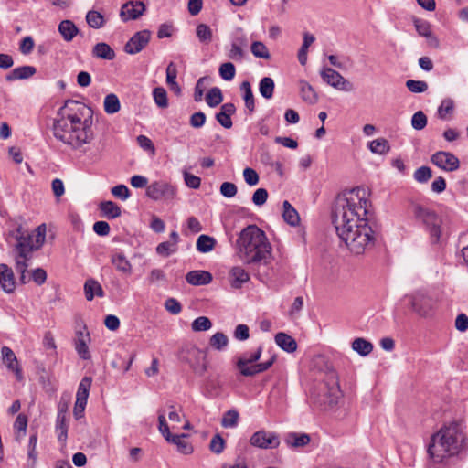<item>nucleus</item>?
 Wrapping results in <instances>:
<instances>
[{
	"label": "nucleus",
	"instance_id": "nucleus-1",
	"mask_svg": "<svg viewBox=\"0 0 468 468\" xmlns=\"http://www.w3.org/2000/svg\"><path fill=\"white\" fill-rule=\"evenodd\" d=\"M366 190L353 188L339 196L335 203L332 221L339 239L356 255L374 247L376 235L370 225Z\"/></svg>",
	"mask_w": 468,
	"mask_h": 468
},
{
	"label": "nucleus",
	"instance_id": "nucleus-2",
	"mask_svg": "<svg viewBox=\"0 0 468 468\" xmlns=\"http://www.w3.org/2000/svg\"><path fill=\"white\" fill-rule=\"evenodd\" d=\"M78 105L79 102L76 101H66L58 110L52 126L55 138L73 149H80L94 136L91 122L88 119L82 120L76 112H72L73 106Z\"/></svg>",
	"mask_w": 468,
	"mask_h": 468
},
{
	"label": "nucleus",
	"instance_id": "nucleus-3",
	"mask_svg": "<svg viewBox=\"0 0 468 468\" xmlns=\"http://www.w3.org/2000/svg\"><path fill=\"white\" fill-rule=\"evenodd\" d=\"M237 255L244 264H268L272 248L265 232L256 225L244 228L236 240Z\"/></svg>",
	"mask_w": 468,
	"mask_h": 468
},
{
	"label": "nucleus",
	"instance_id": "nucleus-4",
	"mask_svg": "<svg viewBox=\"0 0 468 468\" xmlns=\"http://www.w3.org/2000/svg\"><path fill=\"white\" fill-rule=\"evenodd\" d=\"M467 449L464 433L458 421H452L433 434L428 445V454L435 463L454 457Z\"/></svg>",
	"mask_w": 468,
	"mask_h": 468
},
{
	"label": "nucleus",
	"instance_id": "nucleus-5",
	"mask_svg": "<svg viewBox=\"0 0 468 468\" xmlns=\"http://www.w3.org/2000/svg\"><path fill=\"white\" fill-rule=\"evenodd\" d=\"M14 237L16 240L14 248L16 253V258L30 261L32 259V252L39 250L45 242L46 225H39L34 233H29L23 227L19 226L15 230Z\"/></svg>",
	"mask_w": 468,
	"mask_h": 468
},
{
	"label": "nucleus",
	"instance_id": "nucleus-6",
	"mask_svg": "<svg viewBox=\"0 0 468 468\" xmlns=\"http://www.w3.org/2000/svg\"><path fill=\"white\" fill-rule=\"evenodd\" d=\"M411 212L416 222L428 233L431 244L441 245L444 232L442 218L434 210L420 204H412Z\"/></svg>",
	"mask_w": 468,
	"mask_h": 468
},
{
	"label": "nucleus",
	"instance_id": "nucleus-7",
	"mask_svg": "<svg viewBox=\"0 0 468 468\" xmlns=\"http://www.w3.org/2000/svg\"><path fill=\"white\" fill-rule=\"evenodd\" d=\"M341 397L342 391L338 376L335 370H329L326 373L325 379L319 386L318 392L312 394L314 402L323 410L336 405Z\"/></svg>",
	"mask_w": 468,
	"mask_h": 468
},
{
	"label": "nucleus",
	"instance_id": "nucleus-8",
	"mask_svg": "<svg viewBox=\"0 0 468 468\" xmlns=\"http://www.w3.org/2000/svg\"><path fill=\"white\" fill-rule=\"evenodd\" d=\"M262 354V346H259L250 354H243L236 361V367L243 377H254L257 374L265 372L274 363L275 356H271L268 361L256 363L260 360Z\"/></svg>",
	"mask_w": 468,
	"mask_h": 468
},
{
	"label": "nucleus",
	"instance_id": "nucleus-9",
	"mask_svg": "<svg viewBox=\"0 0 468 468\" xmlns=\"http://www.w3.org/2000/svg\"><path fill=\"white\" fill-rule=\"evenodd\" d=\"M183 361L187 363L193 372L198 376H203L208 368L207 351L191 346L183 348L180 352Z\"/></svg>",
	"mask_w": 468,
	"mask_h": 468
},
{
	"label": "nucleus",
	"instance_id": "nucleus-10",
	"mask_svg": "<svg viewBox=\"0 0 468 468\" xmlns=\"http://www.w3.org/2000/svg\"><path fill=\"white\" fill-rule=\"evenodd\" d=\"M411 309L421 317L432 314L434 301L425 292L418 291L409 296Z\"/></svg>",
	"mask_w": 468,
	"mask_h": 468
},
{
	"label": "nucleus",
	"instance_id": "nucleus-11",
	"mask_svg": "<svg viewBox=\"0 0 468 468\" xmlns=\"http://www.w3.org/2000/svg\"><path fill=\"white\" fill-rule=\"evenodd\" d=\"M146 196L153 200H171L176 196V188L165 181H155L146 188Z\"/></svg>",
	"mask_w": 468,
	"mask_h": 468
},
{
	"label": "nucleus",
	"instance_id": "nucleus-12",
	"mask_svg": "<svg viewBox=\"0 0 468 468\" xmlns=\"http://www.w3.org/2000/svg\"><path fill=\"white\" fill-rule=\"evenodd\" d=\"M250 443L261 449H275L280 445V438L275 432L261 430L251 435Z\"/></svg>",
	"mask_w": 468,
	"mask_h": 468
},
{
	"label": "nucleus",
	"instance_id": "nucleus-13",
	"mask_svg": "<svg viewBox=\"0 0 468 468\" xmlns=\"http://www.w3.org/2000/svg\"><path fill=\"white\" fill-rule=\"evenodd\" d=\"M320 75L324 82L340 90L349 91L352 90V84L346 80L336 70L324 67L322 69Z\"/></svg>",
	"mask_w": 468,
	"mask_h": 468
},
{
	"label": "nucleus",
	"instance_id": "nucleus-14",
	"mask_svg": "<svg viewBox=\"0 0 468 468\" xmlns=\"http://www.w3.org/2000/svg\"><path fill=\"white\" fill-rule=\"evenodd\" d=\"M431 162L445 171H455L460 166L459 159L449 152L439 151L431 155Z\"/></svg>",
	"mask_w": 468,
	"mask_h": 468
},
{
	"label": "nucleus",
	"instance_id": "nucleus-15",
	"mask_svg": "<svg viewBox=\"0 0 468 468\" xmlns=\"http://www.w3.org/2000/svg\"><path fill=\"white\" fill-rule=\"evenodd\" d=\"M151 32L142 30L135 33L124 46V51L128 54H137L149 43Z\"/></svg>",
	"mask_w": 468,
	"mask_h": 468
},
{
	"label": "nucleus",
	"instance_id": "nucleus-16",
	"mask_svg": "<svg viewBox=\"0 0 468 468\" xmlns=\"http://www.w3.org/2000/svg\"><path fill=\"white\" fill-rule=\"evenodd\" d=\"M1 353L3 361L6 365L8 370L15 373L17 380H22V369L13 350L8 346H3Z\"/></svg>",
	"mask_w": 468,
	"mask_h": 468
},
{
	"label": "nucleus",
	"instance_id": "nucleus-17",
	"mask_svg": "<svg viewBox=\"0 0 468 468\" xmlns=\"http://www.w3.org/2000/svg\"><path fill=\"white\" fill-rule=\"evenodd\" d=\"M145 10V5L141 1H131L124 4L121 9V17L123 21H127L129 19H137L140 16L143 15Z\"/></svg>",
	"mask_w": 468,
	"mask_h": 468
},
{
	"label": "nucleus",
	"instance_id": "nucleus-18",
	"mask_svg": "<svg viewBox=\"0 0 468 468\" xmlns=\"http://www.w3.org/2000/svg\"><path fill=\"white\" fill-rule=\"evenodd\" d=\"M111 263L114 266L116 271L124 275H131L133 272L132 263L121 250H116L112 252Z\"/></svg>",
	"mask_w": 468,
	"mask_h": 468
},
{
	"label": "nucleus",
	"instance_id": "nucleus-19",
	"mask_svg": "<svg viewBox=\"0 0 468 468\" xmlns=\"http://www.w3.org/2000/svg\"><path fill=\"white\" fill-rule=\"evenodd\" d=\"M414 26L418 34L427 39L429 46L432 48H439L440 41L437 37L432 34L431 24L429 22L421 19H415Z\"/></svg>",
	"mask_w": 468,
	"mask_h": 468
},
{
	"label": "nucleus",
	"instance_id": "nucleus-20",
	"mask_svg": "<svg viewBox=\"0 0 468 468\" xmlns=\"http://www.w3.org/2000/svg\"><path fill=\"white\" fill-rule=\"evenodd\" d=\"M90 341L89 332H77V339L75 340V349L81 359L89 360L91 356L89 350L88 343Z\"/></svg>",
	"mask_w": 468,
	"mask_h": 468
},
{
	"label": "nucleus",
	"instance_id": "nucleus-21",
	"mask_svg": "<svg viewBox=\"0 0 468 468\" xmlns=\"http://www.w3.org/2000/svg\"><path fill=\"white\" fill-rule=\"evenodd\" d=\"M15 278L14 273L11 268H9L6 264H0V286L5 292H13L16 285H15Z\"/></svg>",
	"mask_w": 468,
	"mask_h": 468
},
{
	"label": "nucleus",
	"instance_id": "nucleus-22",
	"mask_svg": "<svg viewBox=\"0 0 468 468\" xmlns=\"http://www.w3.org/2000/svg\"><path fill=\"white\" fill-rule=\"evenodd\" d=\"M37 72V69L34 66H21L15 68L8 74L5 75L6 81L27 80L34 76Z\"/></svg>",
	"mask_w": 468,
	"mask_h": 468
},
{
	"label": "nucleus",
	"instance_id": "nucleus-23",
	"mask_svg": "<svg viewBox=\"0 0 468 468\" xmlns=\"http://www.w3.org/2000/svg\"><path fill=\"white\" fill-rule=\"evenodd\" d=\"M212 279L211 273L207 271H191L186 275V281L194 286L207 285Z\"/></svg>",
	"mask_w": 468,
	"mask_h": 468
},
{
	"label": "nucleus",
	"instance_id": "nucleus-24",
	"mask_svg": "<svg viewBox=\"0 0 468 468\" xmlns=\"http://www.w3.org/2000/svg\"><path fill=\"white\" fill-rule=\"evenodd\" d=\"M229 280L232 288L239 289L250 280V275L242 267L235 266L229 271Z\"/></svg>",
	"mask_w": 468,
	"mask_h": 468
},
{
	"label": "nucleus",
	"instance_id": "nucleus-25",
	"mask_svg": "<svg viewBox=\"0 0 468 468\" xmlns=\"http://www.w3.org/2000/svg\"><path fill=\"white\" fill-rule=\"evenodd\" d=\"M245 47H247V38L245 37H236L231 43L228 57L236 61H241L244 58L243 48Z\"/></svg>",
	"mask_w": 468,
	"mask_h": 468
},
{
	"label": "nucleus",
	"instance_id": "nucleus-26",
	"mask_svg": "<svg viewBox=\"0 0 468 468\" xmlns=\"http://www.w3.org/2000/svg\"><path fill=\"white\" fill-rule=\"evenodd\" d=\"M275 343L283 351L292 353L297 349L296 341L288 334L280 332L275 335Z\"/></svg>",
	"mask_w": 468,
	"mask_h": 468
},
{
	"label": "nucleus",
	"instance_id": "nucleus-27",
	"mask_svg": "<svg viewBox=\"0 0 468 468\" xmlns=\"http://www.w3.org/2000/svg\"><path fill=\"white\" fill-rule=\"evenodd\" d=\"M85 296L88 301L93 300L95 296L103 297L104 292L101 285L94 279H88L84 284Z\"/></svg>",
	"mask_w": 468,
	"mask_h": 468
},
{
	"label": "nucleus",
	"instance_id": "nucleus-28",
	"mask_svg": "<svg viewBox=\"0 0 468 468\" xmlns=\"http://www.w3.org/2000/svg\"><path fill=\"white\" fill-rule=\"evenodd\" d=\"M188 435L182 433L180 435H173L167 440L168 442H171L177 447V451L183 454H191L194 451V448L190 442H188L186 438Z\"/></svg>",
	"mask_w": 468,
	"mask_h": 468
},
{
	"label": "nucleus",
	"instance_id": "nucleus-29",
	"mask_svg": "<svg viewBox=\"0 0 468 468\" xmlns=\"http://www.w3.org/2000/svg\"><path fill=\"white\" fill-rule=\"evenodd\" d=\"M311 441V438L306 433H288L284 439L285 443L292 448H299L307 445Z\"/></svg>",
	"mask_w": 468,
	"mask_h": 468
},
{
	"label": "nucleus",
	"instance_id": "nucleus-30",
	"mask_svg": "<svg viewBox=\"0 0 468 468\" xmlns=\"http://www.w3.org/2000/svg\"><path fill=\"white\" fill-rule=\"evenodd\" d=\"M58 31L63 39L67 42L71 41L79 33L76 25L70 20H63L58 25Z\"/></svg>",
	"mask_w": 468,
	"mask_h": 468
},
{
	"label": "nucleus",
	"instance_id": "nucleus-31",
	"mask_svg": "<svg viewBox=\"0 0 468 468\" xmlns=\"http://www.w3.org/2000/svg\"><path fill=\"white\" fill-rule=\"evenodd\" d=\"M99 208L102 216L108 219L117 218L121 216V207L112 201H102L100 203Z\"/></svg>",
	"mask_w": 468,
	"mask_h": 468
},
{
	"label": "nucleus",
	"instance_id": "nucleus-32",
	"mask_svg": "<svg viewBox=\"0 0 468 468\" xmlns=\"http://www.w3.org/2000/svg\"><path fill=\"white\" fill-rule=\"evenodd\" d=\"M176 77H177L176 65L171 61L167 65V68H166V83L173 92H175L176 95H179L181 93V88L176 80Z\"/></svg>",
	"mask_w": 468,
	"mask_h": 468
},
{
	"label": "nucleus",
	"instance_id": "nucleus-33",
	"mask_svg": "<svg viewBox=\"0 0 468 468\" xmlns=\"http://www.w3.org/2000/svg\"><path fill=\"white\" fill-rule=\"evenodd\" d=\"M92 56L98 58L112 60L115 58V52L108 44L101 42L93 47Z\"/></svg>",
	"mask_w": 468,
	"mask_h": 468
},
{
	"label": "nucleus",
	"instance_id": "nucleus-34",
	"mask_svg": "<svg viewBox=\"0 0 468 468\" xmlns=\"http://www.w3.org/2000/svg\"><path fill=\"white\" fill-rule=\"evenodd\" d=\"M299 85L302 99L310 104L316 103L318 101V96L313 86L303 80H300Z\"/></svg>",
	"mask_w": 468,
	"mask_h": 468
},
{
	"label": "nucleus",
	"instance_id": "nucleus-35",
	"mask_svg": "<svg viewBox=\"0 0 468 468\" xmlns=\"http://www.w3.org/2000/svg\"><path fill=\"white\" fill-rule=\"evenodd\" d=\"M27 415L20 413L17 415L15 422H14V431H15V439L16 441L20 442L27 433Z\"/></svg>",
	"mask_w": 468,
	"mask_h": 468
},
{
	"label": "nucleus",
	"instance_id": "nucleus-36",
	"mask_svg": "<svg viewBox=\"0 0 468 468\" xmlns=\"http://www.w3.org/2000/svg\"><path fill=\"white\" fill-rule=\"evenodd\" d=\"M92 383L91 377H84L78 387L77 394H76V401H80V405L81 402L87 403L88 397L90 394V387Z\"/></svg>",
	"mask_w": 468,
	"mask_h": 468
},
{
	"label": "nucleus",
	"instance_id": "nucleus-37",
	"mask_svg": "<svg viewBox=\"0 0 468 468\" xmlns=\"http://www.w3.org/2000/svg\"><path fill=\"white\" fill-rule=\"evenodd\" d=\"M282 207V217L285 222L291 226L298 225L300 221L299 214L296 209L290 204V202L287 200L283 201Z\"/></svg>",
	"mask_w": 468,
	"mask_h": 468
},
{
	"label": "nucleus",
	"instance_id": "nucleus-38",
	"mask_svg": "<svg viewBox=\"0 0 468 468\" xmlns=\"http://www.w3.org/2000/svg\"><path fill=\"white\" fill-rule=\"evenodd\" d=\"M68 417H64L62 414L57 415L56 420V432L58 434V440L61 443H65L68 439Z\"/></svg>",
	"mask_w": 468,
	"mask_h": 468
},
{
	"label": "nucleus",
	"instance_id": "nucleus-39",
	"mask_svg": "<svg viewBox=\"0 0 468 468\" xmlns=\"http://www.w3.org/2000/svg\"><path fill=\"white\" fill-rule=\"evenodd\" d=\"M217 241L213 237L202 234L197 238V250L201 253H207L214 250Z\"/></svg>",
	"mask_w": 468,
	"mask_h": 468
},
{
	"label": "nucleus",
	"instance_id": "nucleus-40",
	"mask_svg": "<svg viewBox=\"0 0 468 468\" xmlns=\"http://www.w3.org/2000/svg\"><path fill=\"white\" fill-rule=\"evenodd\" d=\"M352 349L360 356H366L372 352L373 345L365 338L358 337L352 342Z\"/></svg>",
	"mask_w": 468,
	"mask_h": 468
},
{
	"label": "nucleus",
	"instance_id": "nucleus-41",
	"mask_svg": "<svg viewBox=\"0 0 468 468\" xmlns=\"http://www.w3.org/2000/svg\"><path fill=\"white\" fill-rule=\"evenodd\" d=\"M240 90L243 92V100L245 101L246 108L250 112H254L255 102L250 83L247 80L243 81L240 85Z\"/></svg>",
	"mask_w": 468,
	"mask_h": 468
},
{
	"label": "nucleus",
	"instance_id": "nucleus-42",
	"mask_svg": "<svg viewBox=\"0 0 468 468\" xmlns=\"http://www.w3.org/2000/svg\"><path fill=\"white\" fill-rule=\"evenodd\" d=\"M104 111L108 114H114L121 109V103L116 94L110 93L106 95L103 102Z\"/></svg>",
	"mask_w": 468,
	"mask_h": 468
},
{
	"label": "nucleus",
	"instance_id": "nucleus-43",
	"mask_svg": "<svg viewBox=\"0 0 468 468\" xmlns=\"http://www.w3.org/2000/svg\"><path fill=\"white\" fill-rule=\"evenodd\" d=\"M274 87H275L274 81L271 78H270V77L262 78L259 84V90H260L261 95L267 100L272 98Z\"/></svg>",
	"mask_w": 468,
	"mask_h": 468
},
{
	"label": "nucleus",
	"instance_id": "nucleus-44",
	"mask_svg": "<svg viewBox=\"0 0 468 468\" xmlns=\"http://www.w3.org/2000/svg\"><path fill=\"white\" fill-rule=\"evenodd\" d=\"M86 21L90 27L95 29L102 27L105 24L103 15L94 10H90L87 13Z\"/></svg>",
	"mask_w": 468,
	"mask_h": 468
},
{
	"label": "nucleus",
	"instance_id": "nucleus-45",
	"mask_svg": "<svg viewBox=\"0 0 468 468\" xmlns=\"http://www.w3.org/2000/svg\"><path fill=\"white\" fill-rule=\"evenodd\" d=\"M205 99H206L207 104L209 107L214 108L222 102V101H223L222 91L218 87L211 88L208 90V92L207 93Z\"/></svg>",
	"mask_w": 468,
	"mask_h": 468
},
{
	"label": "nucleus",
	"instance_id": "nucleus-46",
	"mask_svg": "<svg viewBox=\"0 0 468 468\" xmlns=\"http://www.w3.org/2000/svg\"><path fill=\"white\" fill-rule=\"evenodd\" d=\"M314 37L311 34H304L303 43L298 52V59L301 65L304 66L307 61V49L314 43Z\"/></svg>",
	"mask_w": 468,
	"mask_h": 468
},
{
	"label": "nucleus",
	"instance_id": "nucleus-47",
	"mask_svg": "<svg viewBox=\"0 0 468 468\" xmlns=\"http://www.w3.org/2000/svg\"><path fill=\"white\" fill-rule=\"evenodd\" d=\"M229 344L228 336L222 332H217L209 339V345L216 350H223Z\"/></svg>",
	"mask_w": 468,
	"mask_h": 468
},
{
	"label": "nucleus",
	"instance_id": "nucleus-48",
	"mask_svg": "<svg viewBox=\"0 0 468 468\" xmlns=\"http://www.w3.org/2000/svg\"><path fill=\"white\" fill-rule=\"evenodd\" d=\"M196 35L201 43L208 44L212 41L213 33L206 24H198L196 28Z\"/></svg>",
	"mask_w": 468,
	"mask_h": 468
},
{
	"label": "nucleus",
	"instance_id": "nucleus-49",
	"mask_svg": "<svg viewBox=\"0 0 468 468\" xmlns=\"http://www.w3.org/2000/svg\"><path fill=\"white\" fill-rule=\"evenodd\" d=\"M370 151L374 154H385L389 151V144L387 139L378 138L369 143Z\"/></svg>",
	"mask_w": 468,
	"mask_h": 468
},
{
	"label": "nucleus",
	"instance_id": "nucleus-50",
	"mask_svg": "<svg viewBox=\"0 0 468 468\" xmlns=\"http://www.w3.org/2000/svg\"><path fill=\"white\" fill-rule=\"evenodd\" d=\"M239 412L235 410L226 411L221 420V425L224 428H235L239 421Z\"/></svg>",
	"mask_w": 468,
	"mask_h": 468
},
{
	"label": "nucleus",
	"instance_id": "nucleus-51",
	"mask_svg": "<svg viewBox=\"0 0 468 468\" xmlns=\"http://www.w3.org/2000/svg\"><path fill=\"white\" fill-rule=\"evenodd\" d=\"M153 98L155 104L162 109L167 108V92L163 87H157L153 90Z\"/></svg>",
	"mask_w": 468,
	"mask_h": 468
},
{
	"label": "nucleus",
	"instance_id": "nucleus-52",
	"mask_svg": "<svg viewBox=\"0 0 468 468\" xmlns=\"http://www.w3.org/2000/svg\"><path fill=\"white\" fill-rule=\"evenodd\" d=\"M250 50H251V53L253 54V56L256 58H264V59L271 58V54H270L267 47L261 41L252 42Z\"/></svg>",
	"mask_w": 468,
	"mask_h": 468
},
{
	"label": "nucleus",
	"instance_id": "nucleus-53",
	"mask_svg": "<svg viewBox=\"0 0 468 468\" xmlns=\"http://www.w3.org/2000/svg\"><path fill=\"white\" fill-rule=\"evenodd\" d=\"M454 110V101L453 100L447 98L442 100L441 105L438 108V116L439 118L444 120L447 118L448 114H452Z\"/></svg>",
	"mask_w": 468,
	"mask_h": 468
},
{
	"label": "nucleus",
	"instance_id": "nucleus-54",
	"mask_svg": "<svg viewBox=\"0 0 468 468\" xmlns=\"http://www.w3.org/2000/svg\"><path fill=\"white\" fill-rule=\"evenodd\" d=\"M212 327V323L209 318L206 316H199L196 318L191 324L194 332L207 331Z\"/></svg>",
	"mask_w": 468,
	"mask_h": 468
},
{
	"label": "nucleus",
	"instance_id": "nucleus-55",
	"mask_svg": "<svg viewBox=\"0 0 468 468\" xmlns=\"http://www.w3.org/2000/svg\"><path fill=\"white\" fill-rule=\"evenodd\" d=\"M236 74V69L233 63L225 62L219 67V75L225 80H231Z\"/></svg>",
	"mask_w": 468,
	"mask_h": 468
},
{
	"label": "nucleus",
	"instance_id": "nucleus-56",
	"mask_svg": "<svg viewBox=\"0 0 468 468\" xmlns=\"http://www.w3.org/2000/svg\"><path fill=\"white\" fill-rule=\"evenodd\" d=\"M225 443V440L221 437V435L217 433L212 437L210 441L209 450L216 454H219L224 451Z\"/></svg>",
	"mask_w": 468,
	"mask_h": 468
},
{
	"label": "nucleus",
	"instance_id": "nucleus-57",
	"mask_svg": "<svg viewBox=\"0 0 468 468\" xmlns=\"http://www.w3.org/2000/svg\"><path fill=\"white\" fill-rule=\"evenodd\" d=\"M411 125L415 130L420 131L427 125V116L422 111L415 112L411 118Z\"/></svg>",
	"mask_w": 468,
	"mask_h": 468
},
{
	"label": "nucleus",
	"instance_id": "nucleus-58",
	"mask_svg": "<svg viewBox=\"0 0 468 468\" xmlns=\"http://www.w3.org/2000/svg\"><path fill=\"white\" fill-rule=\"evenodd\" d=\"M176 250L177 246H175V243H171L170 241L161 242L156 247V252L164 257H168L175 253Z\"/></svg>",
	"mask_w": 468,
	"mask_h": 468
},
{
	"label": "nucleus",
	"instance_id": "nucleus-59",
	"mask_svg": "<svg viewBox=\"0 0 468 468\" xmlns=\"http://www.w3.org/2000/svg\"><path fill=\"white\" fill-rule=\"evenodd\" d=\"M414 179L419 182V183H426L428 182L431 176H432V172H431V169L428 166H421L420 168H418L415 172H414Z\"/></svg>",
	"mask_w": 468,
	"mask_h": 468
},
{
	"label": "nucleus",
	"instance_id": "nucleus-60",
	"mask_svg": "<svg viewBox=\"0 0 468 468\" xmlns=\"http://www.w3.org/2000/svg\"><path fill=\"white\" fill-rule=\"evenodd\" d=\"M37 432H34L30 435L28 441V452L27 455L30 460H32V464L35 465L37 452Z\"/></svg>",
	"mask_w": 468,
	"mask_h": 468
},
{
	"label": "nucleus",
	"instance_id": "nucleus-61",
	"mask_svg": "<svg viewBox=\"0 0 468 468\" xmlns=\"http://www.w3.org/2000/svg\"><path fill=\"white\" fill-rule=\"evenodd\" d=\"M406 87L414 93L424 92L428 89V84L423 80H409L406 81Z\"/></svg>",
	"mask_w": 468,
	"mask_h": 468
},
{
	"label": "nucleus",
	"instance_id": "nucleus-62",
	"mask_svg": "<svg viewBox=\"0 0 468 468\" xmlns=\"http://www.w3.org/2000/svg\"><path fill=\"white\" fill-rule=\"evenodd\" d=\"M268 191L265 188H258L252 195V202L255 206L261 207L268 199Z\"/></svg>",
	"mask_w": 468,
	"mask_h": 468
},
{
	"label": "nucleus",
	"instance_id": "nucleus-63",
	"mask_svg": "<svg viewBox=\"0 0 468 468\" xmlns=\"http://www.w3.org/2000/svg\"><path fill=\"white\" fill-rule=\"evenodd\" d=\"M206 114L203 112H197L190 116L189 124L195 129L201 128L206 122Z\"/></svg>",
	"mask_w": 468,
	"mask_h": 468
},
{
	"label": "nucleus",
	"instance_id": "nucleus-64",
	"mask_svg": "<svg viewBox=\"0 0 468 468\" xmlns=\"http://www.w3.org/2000/svg\"><path fill=\"white\" fill-rule=\"evenodd\" d=\"M243 176L245 182L249 186H256L260 180L258 173L250 167H247L243 170Z\"/></svg>",
	"mask_w": 468,
	"mask_h": 468
}]
</instances>
